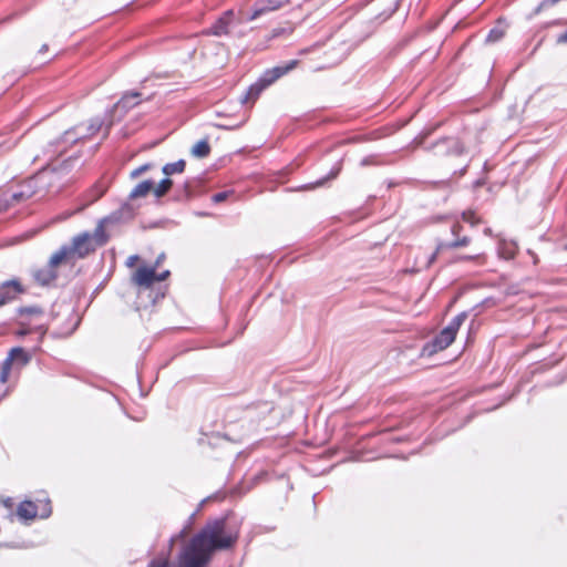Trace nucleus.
<instances>
[{
    "instance_id": "1",
    "label": "nucleus",
    "mask_w": 567,
    "mask_h": 567,
    "mask_svg": "<svg viewBox=\"0 0 567 567\" xmlns=\"http://www.w3.org/2000/svg\"><path fill=\"white\" fill-rule=\"evenodd\" d=\"M225 529V518L207 523L188 543L183 544L176 567H206L215 551L231 548L237 538L227 535Z\"/></svg>"
},
{
    "instance_id": "2",
    "label": "nucleus",
    "mask_w": 567,
    "mask_h": 567,
    "mask_svg": "<svg viewBox=\"0 0 567 567\" xmlns=\"http://www.w3.org/2000/svg\"><path fill=\"white\" fill-rule=\"evenodd\" d=\"M95 248L96 246L92 243L91 233H81L72 238L70 245H63L53 254V262L66 261L74 257L84 258L94 251Z\"/></svg>"
},
{
    "instance_id": "3",
    "label": "nucleus",
    "mask_w": 567,
    "mask_h": 567,
    "mask_svg": "<svg viewBox=\"0 0 567 567\" xmlns=\"http://www.w3.org/2000/svg\"><path fill=\"white\" fill-rule=\"evenodd\" d=\"M297 61L292 60L284 65H277L264 72L260 79L251 84L247 92L241 97V103L254 102L260 95V93L276 82L278 79L287 74L289 71L295 69Z\"/></svg>"
},
{
    "instance_id": "4",
    "label": "nucleus",
    "mask_w": 567,
    "mask_h": 567,
    "mask_svg": "<svg viewBox=\"0 0 567 567\" xmlns=\"http://www.w3.org/2000/svg\"><path fill=\"white\" fill-rule=\"evenodd\" d=\"M104 121L100 117H94L85 126L83 124L75 125L74 127L66 130L58 143L74 144L79 141L89 138L96 134L103 126Z\"/></svg>"
},
{
    "instance_id": "5",
    "label": "nucleus",
    "mask_w": 567,
    "mask_h": 567,
    "mask_svg": "<svg viewBox=\"0 0 567 567\" xmlns=\"http://www.w3.org/2000/svg\"><path fill=\"white\" fill-rule=\"evenodd\" d=\"M124 218L125 219L132 218V212L130 210L128 207H123L116 212H113L107 217H104L103 219H101L99 221L96 228L94 229V231L91 233L92 243H94V245L96 247L103 246L107 241V236L104 230L105 225L113 224V223H120Z\"/></svg>"
},
{
    "instance_id": "6",
    "label": "nucleus",
    "mask_w": 567,
    "mask_h": 567,
    "mask_svg": "<svg viewBox=\"0 0 567 567\" xmlns=\"http://www.w3.org/2000/svg\"><path fill=\"white\" fill-rule=\"evenodd\" d=\"M31 361V354L21 347L12 348L8 357L0 365V382L7 383L13 365L22 368Z\"/></svg>"
},
{
    "instance_id": "7",
    "label": "nucleus",
    "mask_w": 567,
    "mask_h": 567,
    "mask_svg": "<svg viewBox=\"0 0 567 567\" xmlns=\"http://www.w3.org/2000/svg\"><path fill=\"white\" fill-rule=\"evenodd\" d=\"M64 168H56V167H53V168H45L43 169L42 172H40L35 178L33 181H30L27 185L28 189L27 190H21V192H18V193H13L12 194V200L13 202H20L22 199H25V198H29L32 196L33 192H31V187H32V183H45V182H53L55 181L56 178H59L61 172L63 171Z\"/></svg>"
},
{
    "instance_id": "8",
    "label": "nucleus",
    "mask_w": 567,
    "mask_h": 567,
    "mask_svg": "<svg viewBox=\"0 0 567 567\" xmlns=\"http://www.w3.org/2000/svg\"><path fill=\"white\" fill-rule=\"evenodd\" d=\"M455 340V337L445 328L441 330V332L434 337V339L426 344H424L422 353L424 355H433L439 351L445 350L452 342Z\"/></svg>"
},
{
    "instance_id": "9",
    "label": "nucleus",
    "mask_w": 567,
    "mask_h": 567,
    "mask_svg": "<svg viewBox=\"0 0 567 567\" xmlns=\"http://www.w3.org/2000/svg\"><path fill=\"white\" fill-rule=\"evenodd\" d=\"M63 261L53 262V255L50 257L48 264L32 274L34 280L41 286H49L58 278L56 267Z\"/></svg>"
},
{
    "instance_id": "10",
    "label": "nucleus",
    "mask_w": 567,
    "mask_h": 567,
    "mask_svg": "<svg viewBox=\"0 0 567 567\" xmlns=\"http://www.w3.org/2000/svg\"><path fill=\"white\" fill-rule=\"evenodd\" d=\"M282 6L284 2L280 0H259L254 4L251 12L245 14L244 20L254 21L260 17L268 14L269 12L282 8Z\"/></svg>"
},
{
    "instance_id": "11",
    "label": "nucleus",
    "mask_w": 567,
    "mask_h": 567,
    "mask_svg": "<svg viewBox=\"0 0 567 567\" xmlns=\"http://www.w3.org/2000/svg\"><path fill=\"white\" fill-rule=\"evenodd\" d=\"M447 147H454V153L456 156H461L466 152L465 146L457 137H444L435 142L432 146V150L437 156H447Z\"/></svg>"
},
{
    "instance_id": "12",
    "label": "nucleus",
    "mask_w": 567,
    "mask_h": 567,
    "mask_svg": "<svg viewBox=\"0 0 567 567\" xmlns=\"http://www.w3.org/2000/svg\"><path fill=\"white\" fill-rule=\"evenodd\" d=\"M24 292L21 282L18 279L7 280L0 284V307L16 299L18 295Z\"/></svg>"
},
{
    "instance_id": "13",
    "label": "nucleus",
    "mask_w": 567,
    "mask_h": 567,
    "mask_svg": "<svg viewBox=\"0 0 567 567\" xmlns=\"http://www.w3.org/2000/svg\"><path fill=\"white\" fill-rule=\"evenodd\" d=\"M133 282L144 288L152 287L156 282V267H140L133 276Z\"/></svg>"
},
{
    "instance_id": "14",
    "label": "nucleus",
    "mask_w": 567,
    "mask_h": 567,
    "mask_svg": "<svg viewBox=\"0 0 567 567\" xmlns=\"http://www.w3.org/2000/svg\"><path fill=\"white\" fill-rule=\"evenodd\" d=\"M141 93L136 91L125 93L122 99L114 105L113 112H117L118 110L126 113L128 110L134 107L140 103Z\"/></svg>"
},
{
    "instance_id": "15",
    "label": "nucleus",
    "mask_w": 567,
    "mask_h": 567,
    "mask_svg": "<svg viewBox=\"0 0 567 567\" xmlns=\"http://www.w3.org/2000/svg\"><path fill=\"white\" fill-rule=\"evenodd\" d=\"M234 11H226L212 27L209 30L210 34L220 37L228 33V25L233 19Z\"/></svg>"
},
{
    "instance_id": "16",
    "label": "nucleus",
    "mask_w": 567,
    "mask_h": 567,
    "mask_svg": "<svg viewBox=\"0 0 567 567\" xmlns=\"http://www.w3.org/2000/svg\"><path fill=\"white\" fill-rule=\"evenodd\" d=\"M17 514L25 520L34 519L38 515L37 506L31 501H24L18 506Z\"/></svg>"
},
{
    "instance_id": "17",
    "label": "nucleus",
    "mask_w": 567,
    "mask_h": 567,
    "mask_svg": "<svg viewBox=\"0 0 567 567\" xmlns=\"http://www.w3.org/2000/svg\"><path fill=\"white\" fill-rule=\"evenodd\" d=\"M154 188V182L146 179L137 184L130 193L131 199L145 197Z\"/></svg>"
},
{
    "instance_id": "18",
    "label": "nucleus",
    "mask_w": 567,
    "mask_h": 567,
    "mask_svg": "<svg viewBox=\"0 0 567 567\" xmlns=\"http://www.w3.org/2000/svg\"><path fill=\"white\" fill-rule=\"evenodd\" d=\"M207 437V444L212 447H219L224 444H228L233 442V439L226 434H220L219 432H213L212 434H205Z\"/></svg>"
},
{
    "instance_id": "19",
    "label": "nucleus",
    "mask_w": 567,
    "mask_h": 567,
    "mask_svg": "<svg viewBox=\"0 0 567 567\" xmlns=\"http://www.w3.org/2000/svg\"><path fill=\"white\" fill-rule=\"evenodd\" d=\"M209 153L210 146L206 138L198 141L190 150V154L197 158H205L209 155Z\"/></svg>"
},
{
    "instance_id": "20",
    "label": "nucleus",
    "mask_w": 567,
    "mask_h": 567,
    "mask_svg": "<svg viewBox=\"0 0 567 567\" xmlns=\"http://www.w3.org/2000/svg\"><path fill=\"white\" fill-rule=\"evenodd\" d=\"M185 166L186 162L184 159H178L177 162L165 164L162 168V172L166 176L179 174L184 172Z\"/></svg>"
},
{
    "instance_id": "21",
    "label": "nucleus",
    "mask_w": 567,
    "mask_h": 567,
    "mask_svg": "<svg viewBox=\"0 0 567 567\" xmlns=\"http://www.w3.org/2000/svg\"><path fill=\"white\" fill-rule=\"evenodd\" d=\"M498 254L504 259H512L516 254V245L503 240L498 245Z\"/></svg>"
},
{
    "instance_id": "22",
    "label": "nucleus",
    "mask_w": 567,
    "mask_h": 567,
    "mask_svg": "<svg viewBox=\"0 0 567 567\" xmlns=\"http://www.w3.org/2000/svg\"><path fill=\"white\" fill-rule=\"evenodd\" d=\"M466 318V312L458 313L451 320V322L445 327V329L449 330L454 337H456L458 329L461 328Z\"/></svg>"
},
{
    "instance_id": "23",
    "label": "nucleus",
    "mask_w": 567,
    "mask_h": 567,
    "mask_svg": "<svg viewBox=\"0 0 567 567\" xmlns=\"http://www.w3.org/2000/svg\"><path fill=\"white\" fill-rule=\"evenodd\" d=\"M466 318V312L458 313L451 320V322L445 327V329L449 330L454 337H456L458 329L461 328Z\"/></svg>"
},
{
    "instance_id": "24",
    "label": "nucleus",
    "mask_w": 567,
    "mask_h": 567,
    "mask_svg": "<svg viewBox=\"0 0 567 567\" xmlns=\"http://www.w3.org/2000/svg\"><path fill=\"white\" fill-rule=\"evenodd\" d=\"M172 186H173V181L168 177H165L164 179H162L159 182V184L156 187L153 188L155 197L161 198V197L165 196L169 192Z\"/></svg>"
},
{
    "instance_id": "25",
    "label": "nucleus",
    "mask_w": 567,
    "mask_h": 567,
    "mask_svg": "<svg viewBox=\"0 0 567 567\" xmlns=\"http://www.w3.org/2000/svg\"><path fill=\"white\" fill-rule=\"evenodd\" d=\"M504 37V30L501 28H493L486 35L485 41L487 43H495Z\"/></svg>"
},
{
    "instance_id": "26",
    "label": "nucleus",
    "mask_w": 567,
    "mask_h": 567,
    "mask_svg": "<svg viewBox=\"0 0 567 567\" xmlns=\"http://www.w3.org/2000/svg\"><path fill=\"white\" fill-rule=\"evenodd\" d=\"M188 535V527H184L178 534L174 535L171 539H169V545H168V556L171 555L172 550H173V547L175 545L176 542L178 540H185V538L187 537Z\"/></svg>"
},
{
    "instance_id": "27",
    "label": "nucleus",
    "mask_w": 567,
    "mask_h": 567,
    "mask_svg": "<svg viewBox=\"0 0 567 567\" xmlns=\"http://www.w3.org/2000/svg\"><path fill=\"white\" fill-rule=\"evenodd\" d=\"M560 0H543L533 11V13L529 16V18L538 14L539 12H542L543 10L545 9H548L553 6H555L556 3H558Z\"/></svg>"
},
{
    "instance_id": "28",
    "label": "nucleus",
    "mask_w": 567,
    "mask_h": 567,
    "mask_svg": "<svg viewBox=\"0 0 567 567\" xmlns=\"http://www.w3.org/2000/svg\"><path fill=\"white\" fill-rule=\"evenodd\" d=\"M105 193V187L103 186H94L91 192H90V196H91V199L90 202L91 203H94L96 202L99 198H101Z\"/></svg>"
},
{
    "instance_id": "29",
    "label": "nucleus",
    "mask_w": 567,
    "mask_h": 567,
    "mask_svg": "<svg viewBox=\"0 0 567 567\" xmlns=\"http://www.w3.org/2000/svg\"><path fill=\"white\" fill-rule=\"evenodd\" d=\"M148 567H173L171 564V560L167 557H164L163 559H153Z\"/></svg>"
},
{
    "instance_id": "30",
    "label": "nucleus",
    "mask_w": 567,
    "mask_h": 567,
    "mask_svg": "<svg viewBox=\"0 0 567 567\" xmlns=\"http://www.w3.org/2000/svg\"><path fill=\"white\" fill-rule=\"evenodd\" d=\"M151 167H152V164H150V163L143 164L140 167H137V168H135L134 171L131 172V177L132 178H137L143 173H145L148 169H151Z\"/></svg>"
},
{
    "instance_id": "31",
    "label": "nucleus",
    "mask_w": 567,
    "mask_h": 567,
    "mask_svg": "<svg viewBox=\"0 0 567 567\" xmlns=\"http://www.w3.org/2000/svg\"><path fill=\"white\" fill-rule=\"evenodd\" d=\"M230 194H231V192H228V190L216 193L212 196V200L215 204L223 203L229 197Z\"/></svg>"
},
{
    "instance_id": "32",
    "label": "nucleus",
    "mask_w": 567,
    "mask_h": 567,
    "mask_svg": "<svg viewBox=\"0 0 567 567\" xmlns=\"http://www.w3.org/2000/svg\"><path fill=\"white\" fill-rule=\"evenodd\" d=\"M462 219L465 223H468L471 225H475L476 223H478V219L476 218L475 213L472 210L464 212L462 214Z\"/></svg>"
},
{
    "instance_id": "33",
    "label": "nucleus",
    "mask_w": 567,
    "mask_h": 567,
    "mask_svg": "<svg viewBox=\"0 0 567 567\" xmlns=\"http://www.w3.org/2000/svg\"><path fill=\"white\" fill-rule=\"evenodd\" d=\"M470 244L468 237H463L461 239H456L450 244L446 245L449 248H458V247H465Z\"/></svg>"
},
{
    "instance_id": "34",
    "label": "nucleus",
    "mask_w": 567,
    "mask_h": 567,
    "mask_svg": "<svg viewBox=\"0 0 567 567\" xmlns=\"http://www.w3.org/2000/svg\"><path fill=\"white\" fill-rule=\"evenodd\" d=\"M256 409L259 410V413L265 415L269 412H271L274 410V406L271 405V403L269 402H262V403H259Z\"/></svg>"
},
{
    "instance_id": "35",
    "label": "nucleus",
    "mask_w": 567,
    "mask_h": 567,
    "mask_svg": "<svg viewBox=\"0 0 567 567\" xmlns=\"http://www.w3.org/2000/svg\"><path fill=\"white\" fill-rule=\"evenodd\" d=\"M338 174H339V169L331 171V173H330L327 177H324V178H322V179L318 181V182L315 184V186H321V185H323L326 181H328V179H330V178H334Z\"/></svg>"
},
{
    "instance_id": "36",
    "label": "nucleus",
    "mask_w": 567,
    "mask_h": 567,
    "mask_svg": "<svg viewBox=\"0 0 567 567\" xmlns=\"http://www.w3.org/2000/svg\"><path fill=\"white\" fill-rule=\"evenodd\" d=\"M138 259H140V257H138L137 255H132V256H130V257L127 258V260H126V266H127V267H133V266L136 264V261H137Z\"/></svg>"
},
{
    "instance_id": "37",
    "label": "nucleus",
    "mask_w": 567,
    "mask_h": 567,
    "mask_svg": "<svg viewBox=\"0 0 567 567\" xmlns=\"http://www.w3.org/2000/svg\"><path fill=\"white\" fill-rule=\"evenodd\" d=\"M556 42L558 44H566L567 43V30L563 33H560L558 37H557V40Z\"/></svg>"
},
{
    "instance_id": "38",
    "label": "nucleus",
    "mask_w": 567,
    "mask_h": 567,
    "mask_svg": "<svg viewBox=\"0 0 567 567\" xmlns=\"http://www.w3.org/2000/svg\"><path fill=\"white\" fill-rule=\"evenodd\" d=\"M171 275L169 270H165L161 274L156 272V281H164Z\"/></svg>"
},
{
    "instance_id": "39",
    "label": "nucleus",
    "mask_w": 567,
    "mask_h": 567,
    "mask_svg": "<svg viewBox=\"0 0 567 567\" xmlns=\"http://www.w3.org/2000/svg\"><path fill=\"white\" fill-rule=\"evenodd\" d=\"M20 312L21 313H30V315H32V313H39L40 310L38 308H35V307H29V308H22L20 310Z\"/></svg>"
},
{
    "instance_id": "40",
    "label": "nucleus",
    "mask_w": 567,
    "mask_h": 567,
    "mask_svg": "<svg viewBox=\"0 0 567 567\" xmlns=\"http://www.w3.org/2000/svg\"><path fill=\"white\" fill-rule=\"evenodd\" d=\"M184 190H185V194L187 197H190L193 195V190H192L190 184L188 182H186L184 184Z\"/></svg>"
},
{
    "instance_id": "41",
    "label": "nucleus",
    "mask_w": 567,
    "mask_h": 567,
    "mask_svg": "<svg viewBox=\"0 0 567 567\" xmlns=\"http://www.w3.org/2000/svg\"><path fill=\"white\" fill-rule=\"evenodd\" d=\"M436 256H437V251H434L433 254H431V256L429 257V260L426 262V267H430L431 264L434 262V260L436 259Z\"/></svg>"
},
{
    "instance_id": "42",
    "label": "nucleus",
    "mask_w": 567,
    "mask_h": 567,
    "mask_svg": "<svg viewBox=\"0 0 567 567\" xmlns=\"http://www.w3.org/2000/svg\"><path fill=\"white\" fill-rule=\"evenodd\" d=\"M164 258H165L164 254H161V255L157 257V259H156V262H155V266H154V267H156V268H157Z\"/></svg>"
},
{
    "instance_id": "43",
    "label": "nucleus",
    "mask_w": 567,
    "mask_h": 567,
    "mask_svg": "<svg viewBox=\"0 0 567 567\" xmlns=\"http://www.w3.org/2000/svg\"><path fill=\"white\" fill-rule=\"evenodd\" d=\"M460 229H461V226H460V225H454V226L452 227V233H453V235H455V236H456V235L458 234V230H460Z\"/></svg>"
},
{
    "instance_id": "44",
    "label": "nucleus",
    "mask_w": 567,
    "mask_h": 567,
    "mask_svg": "<svg viewBox=\"0 0 567 567\" xmlns=\"http://www.w3.org/2000/svg\"><path fill=\"white\" fill-rule=\"evenodd\" d=\"M449 155L447 156H456L454 153V147H447Z\"/></svg>"
},
{
    "instance_id": "45",
    "label": "nucleus",
    "mask_w": 567,
    "mask_h": 567,
    "mask_svg": "<svg viewBox=\"0 0 567 567\" xmlns=\"http://www.w3.org/2000/svg\"><path fill=\"white\" fill-rule=\"evenodd\" d=\"M368 164H370L369 157L363 158L362 162H361V165L364 166V165H368Z\"/></svg>"
},
{
    "instance_id": "46",
    "label": "nucleus",
    "mask_w": 567,
    "mask_h": 567,
    "mask_svg": "<svg viewBox=\"0 0 567 567\" xmlns=\"http://www.w3.org/2000/svg\"><path fill=\"white\" fill-rule=\"evenodd\" d=\"M79 326V320H76V322L74 323L73 328L71 329L70 332H68L66 334H71Z\"/></svg>"
},
{
    "instance_id": "47",
    "label": "nucleus",
    "mask_w": 567,
    "mask_h": 567,
    "mask_svg": "<svg viewBox=\"0 0 567 567\" xmlns=\"http://www.w3.org/2000/svg\"><path fill=\"white\" fill-rule=\"evenodd\" d=\"M47 50H48V45H47V44H43V45L41 47V49L39 50V52H40V53H43V52H45Z\"/></svg>"
},
{
    "instance_id": "48",
    "label": "nucleus",
    "mask_w": 567,
    "mask_h": 567,
    "mask_svg": "<svg viewBox=\"0 0 567 567\" xmlns=\"http://www.w3.org/2000/svg\"><path fill=\"white\" fill-rule=\"evenodd\" d=\"M467 166L468 164H466L461 171H460V175H464L466 169H467Z\"/></svg>"
},
{
    "instance_id": "49",
    "label": "nucleus",
    "mask_w": 567,
    "mask_h": 567,
    "mask_svg": "<svg viewBox=\"0 0 567 567\" xmlns=\"http://www.w3.org/2000/svg\"><path fill=\"white\" fill-rule=\"evenodd\" d=\"M111 125H113V122H112V121H110V123H109V124H107V126H106V133H105V135H107V133H109V128L111 127Z\"/></svg>"
},
{
    "instance_id": "50",
    "label": "nucleus",
    "mask_w": 567,
    "mask_h": 567,
    "mask_svg": "<svg viewBox=\"0 0 567 567\" xmlns=\"http://www.w3.org/2000/svg\"><path fill=\"white\" fill-rule=\"evenodd\" d=\"M218 127L226 128V130H230L231 128V126H226V125H218Z\"/></svg>"
},
{
    "instance_id": "51",
    "label": "nucleus",
    "mask_w": 567,
    "mask_h": 567,
    "mask_svg": "<svg viewBox=\"0 0 567 567\" xmlns=\"http://www.w3.org/2000/svg\"><path fill=\"white\" fill-rule=\"evenodd\" d=\"M462 259H464V260H470V259H473V257H471V256H465V257H462Z\"/></svg>"
},
{
    "instance_id": "52",
    "label": "nucleus",
    "mask_w": 567,
    "mask_h": 567,
    "mask_svg": "<svg viewBox=\"0 0 567 567\" xmlns=\"http://www.w3.org/2000/svg\"><path fill=\"white\" fill-rule=\"evenodd\" d=\"M10 501H11L10 498H8L7 501H4V505H6V506H10Z\"/></svg>"
},
{
    "instance_id": "53",
    "label": "nucleus",
    "mask_w": 567,
    "mask_h": 567,
    "mask_svg": "<svg viewBox=\"0 0 567 567\" xmlns=\"http://www.w3.org/2000/svg\"><path fill=\"white\" fill-rule=\"evenodd\" d=\"M396 8H394L392 11H390L389 16L393 14Z\"/></svg>"
}]
</instances>
